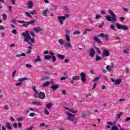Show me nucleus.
<instances>
[{
    "instance_id": "nucleus-61",
    "label": "nucleus",
    "mask_w": 130,
    "mask_h": 130,
    "mask_svg": "<svg viewBox=\"0 0 130 130\" xmlns=\"http://www.w3.org/2000/svg\"><path fill=\"white\" fill-rule=\"evenodd\" d=\"M124 53H125L126 54H127L128 53V50H123Z\"/></svg>"
},
{
    "instance_id": "nucleus-56",
    "label": "nucleus",
    "mask_w": 130,
    "mask_h": 130,
    "mask_svg": "<svg viewBox=\"0 0 130 130\" xmlns=\"http://www.w3.org/2000/svg\"><path fill=\"white\" fill-rule=\"evenodd\" d=\"M71 112H72V113H77L78 112L77 110L74 111L73 109L70 110Z\"/></svg>"
},
{
    "instance_id": "nucleus-21",
    "label": "nucleus",
    "mask_w": 130,
    "mask_h": 130,
    "mask_svg": "<svg viewBox=\"0 0 130 130\" xmlns=\"http://www.w3.org/2000/svg\"><path fill=\"white\" fill-rule=\"evenodd\" d=\"M48 12V10H47V9H46L45 10H43L42 13H43V16H44V17H47V12Z\"/></svg>"
},
{
    "instance_id": "nucleus-4",
    "label": "nucleus",
    "mask_w": 130,
    "mask_h": 130,
    "mask_svg": "<svg viewBox=\"0 0 130 130\" xmlns=\"http://www.w3.org/2000/svg\"><path fill=\"white\" fill-rule=\"evenodd\" d=\"M11 130L12 129V126H11V124L8 122H6L5 125H2V130Z\"/></svg>"
},
{
    "instance_id": "nucleus-20",
    "label": "nucleus",
    "mask_w": 130,
    "mask_h": 130,
    "mask_svg": "<svg viewBox=\"0 0 130 130\" xmlns=\"http://www.w3.org/2000/svg\"><path fill=\"white\" fill-rule=\"evenodd\" d=\"M64 46L65 47H70V48L72 47V44H71V42H68V44L65 43L64 44Z\"/></svg>"
},
{
    "instance_id": "nucleus-45",
    "label": "nucleus",
    "mask_w": 130,
    "mask_h": 130,
    "mask_svg": "<svg viewBox=\"0 0 130 130\" xmlns=\"http://www.w3.org/2000/svg\"><path fill=\"white\" fill-rule=\"evenodd\" d=\"M30 15H36V10H34L30 13Z\"/></svg>"
},
{
    "instance_id": "nucleus-34",
    "label": "nucleus",
    "mask_w": 130,
    "mask_h": 130,
    "mask_svg": "<svg viewBox=\"0 0 130 130\" xmlns=\"http://www.w3.org/2000/svg\"><path fill=\"white\" fill-rule=\"evenodd\" d=\"M2 16H3V20H4V21H6V20H7V14L4 13L2 15Z\"/></svg>"
},
{
    "instance_id": "nucleus-29",
    "label": "nucleus",
    "mask_w": 130,
    "mask_h": 130,
    "mask_svg": "<svg viewBox=\"0 0 130 130\" xmlns=\"http://www.w3.org/2000/svg\"><path fill=\"white\" fill-rule=\"evenodd\" d=\"M94 48L95 49H96L97 52L99 53V54H101V51L100 50V49H99V48L94 46Z\"/></svg>"
},
{
    "instance_id": "nucleus-52",
    "label": "nucleus",
    "mask_w": 130,
    "mask_h": 130,
    "mask_svg": "<svg viewBox=\"0 0 130 130\" xmlns=\"http://www.w3.org/2000/svg\"><path fill=\"white\" fill-rule=\"evenodd\" d=\"M25 66L27 68V69H30V68H32V65L30 64H26Z\"/></svg>"
},
{
    "instance_id": "nucleus-31",
    "label": "nucleus",
    "mask_w": 130,
    "mask_h": 130,
    "mask_svg": "<svg viewBox=\"0 0 130 130\" xmlns=\"http://www.w3.org/2000/svg\"><path fill=\"white\" fill-rule=\"evenodd\" d=\"M27 78L23 77V78H22L19 79H18V81H19V82H23V81H27Z\"/></svg>"
},
{
    "instance_id": "nucleus-58",
    "label": "nucleus",
    "mask_w": 130,
    "mask_h": 130,
    "mask_svg": "<svg viewBox=\"0 0 130 130\" xmlns=\"http://www.w3.org/2000/svg\"><path fill=\"white\" fill-rule=\"evenodd\" d=\"M14 127L17 128L18 127V124L17 123H14L13 124Z\"/></svg>"
},
{
    "instance_id": "nucleus-10",
    "label": "nucleus",
    "mask_w": 130,
    "mask_h": 130,
    "mask_svg": "<svg viewBox=\"0 0 130 130\" xmlns=\"http://www.w3.org/2000/svg\"><path fill=\"white\" fill-rule=\"evenodd\" d=\"M107 56H109V51L105 49H104V52L102 54V57H106Z\"/></svg>"
},
{
    "instance_id": "nucleus-63",
    "label": "nucleus",
    "mask_w": 130,
    "mask_h": 130,
    "mask_svg": "<svg viewBox=\"0 0 130 130\" xmlns=\"http://www.w3.org/2000/svg\"><path fill=\"white\" fill-rule=\"evenodd\" d=\"M4 109H5V110H9V106H4Z\"/></svg>"
},
{
    "instance_id": "nucleus-38",
    "label": "nucleus",
    "mask_w": 130,
    "mask_h": 130,
    "mask_svg": "<svg viewBox=\"0 0 130 130\" xmlns=\"http://www.w3.org/2000/svg\"><path fill=\"white\" fill-rule=\"evenodd\" d=\"M51 58L52 59V62H54L55 61H56V57L55 56H51Z\"/></svg>"
},
{
    "instance_id": "nucleus-49",
    "label": "nucleus",
    "mask_w": 130,
    "mask_h": 130,
    "mask_svg": "<svg viewBox=\"0 0 130 130\" xmlns=\"http://www.w3.org/2000/svg\"><path fill=\"white\" fill-rule=\"evenodd\" d=\"M105 35H104V33H101L100 35L98 36V37H104Z\"/></svg>"
},
{
    "instance_id": "nucleus-42",
    "label": "nucleus",
    "mask_w": 130,
    "mask_h": 130,
    "mask_svg": "<svg viewBox=\"0 0 130 130\" xmlns=\"http://www.w3.org/2000/svg\"><path fill=\"white\" fill-rule=\"evenodd\" d=\"M110 130H118L117 129V126H113Z\"/></svg>"
},
{
    "instance_id": "nucleus-19",
    "label": "nucleus",
    "mask_w": 130,
    "mask_h": 130,
    "mask_svg": "<svg viewBox=\"0 0 130 130\" xmlns=\"http://www.w3.org/2000/svg\"><path fill=\"white\" fill-rule=\"evenodd\" d=\"M46 107H47V109H49V110H50V109H51V108H52V104L51 103H48L46 105Z\"/></svg>"
},
{
    "instance_id": "nucleus-28",
    "label": "nucleus",
    "mask_w": 130,
    "mask_h": 130,
    "mask_svg": "<svg viewBox=\"0 0 130 130\" xmlns=\"http://www.w3.org/2000/svg\"><path fill=\"white\" fill-rule=\"evenodd\" d=\"M58 42H59V44H60L61 45H62L63 44V43H64V41H63V39H59Z\"/></svg>"
},
{
    "instance_id": "nucleus-13",
    "label": "nucleus",
    "mask_w": 130,
    "mask_h": 130,
    "mask_svg": "<svg viewBox=\"0 0 130 130\" xmlns=\"http://www.w3.org/2000/svg\"><path fill=\"white\" fill-rule=\"evenodd\" d=\"M94 41H95V42H97V43H98L99 44H102V43H103L101 40H100V39H99V38H98V37L95 36L94 37Z\"/></svg>"
},
{
    "instance_id": "nucleus-9",
    "label": "nucleus",
    "mask_w": 130,
    "mask_h": 130,
    "mask_svg": "<svg viewBox=\"0 0 130 130\" xmlns=\"http://www.w3.org/2000/svg\"><path fill=\"white\" fill-rule=\"evenodd\" d=\"M89 56H90V57H94V55H95V53H96V51H95V49H94V48L89 49Z\"/></svg>"
},
{
    "instance_id": "nucleus-18",
    "label": "nucleus",
    "mask_w": 130,
    "mask_h": 130,
    "mask_svg": "<svg viewBox=\"0 0 130 130\" xmlns=\"http://www.w3.org/2000/svg\"><path fill=\"white\" fill-rule=\"evenodd\" d=\"M120 83H121V79H120L115 80L114 82L115 85H120Z\"/></svg>"
},
{
    "instance_id": "nucleus-53",
    "label": "nucleus",
    "mask_w": 130,
    "mask_h": 130,
    "mask_svg": "<svg viewBox=\"0 0 130 130\" xmlns=\"http://www.w3.org/2000/svg\"><path fill=\"white\" fill-rule=\"evenodd\" d=\"M104 38L105 39L106 41H108V38H109V36L105 35Z\"/></svg>"
},
{
    "instance_id": "nucleus-25",
    "label": "nucleus",
    "mask_w": 130,
    "mask_h": 130,
    "mask_svg": "<svg viewBox=\"0 0 130 130\" xmlns=\"http://www.w3.org/2000/svg\"><path fill=\"white\" fill-rule=\"evenodd\" d=\"M100 79H101V77L100 76V75H99V77L95 78L93 80V82H98L99 81V80H100Z\"/></svg>"
},
{
    "instance_id": "nucleus-54",
    "label": "nucleus",
    "mask_w": 130,
    "mask_h": 130,
    "mask_svg": "<svg viewBox=\"0 0 130 130\" xmlns=\"http://www.w3.org/2000/svg\"><path fill=\"white\" fill-rule=\"evenodd\" d=\"M33 126H29L28 128H26L25 130H32L33 129Z\"/></svg>"
},
{
    "instance_id": "nucleus-39",
    "label": "nucleus",
    "mask_w": 130,
    "mask_h": 130,
    "mask_svg": "<svg viewBox=\"0 0 130 130\" xmlns=\"http://www.w3.org/2000/svg\"><path fill=\"white\" fill-rule=\"evenodd\" d=\"M44 113L45 114H46L47 115H49V112H48V110L47 109H45L44 111Z\"/></svg>"
},
{
    "instance_id": "nucleus-48",
    "label": "nucleus",
    "mask_w": 130,
    "mask_h": 130,
    "mask_svg": "<svg viewBox=\"0 0 130 130\" xmlns=\"http://www.w3.org/2000/svg\"><path fill=\"white\" fill-rule=\"evenodd\" d=\"M17 73V71L15 70L14 72L12 73V77L15 78V76H16V73Z\"/></svg>"
},
{
    "instance_id": "nucleus-16",
    "label": "nucleus",
    "mask_w": 130,
    "mask_h": 130,
    "mask_svg": "<svg viewBox=\"0 0 130 130\" xmlns=\"http://www.w3.org/2000/svg\"><path fill=\"white\" fill-rule=\"evenodd\" d=\"M58 87H59V85L55 84L51 86V89H52L53 90L55 91V90L58 89Z\"/></svg>"
},
{
    "instance_id": "nucleus-3",
    "label": "nucleus",
    "mask_w": 130,
    "mask_h": 130,
    "mask_svg": "<svg viewBox=\"0 0 130 130\" xmlns=\"http://www.w3.org/2000/svg\"><path fill=\"white\" fill-rule=\"evenodd\" d=\"M65 113L68 116L67 119H68V120H70L71 121H74V119H75V115L72 114L68 112H65Z\"/></svg>"
},
{
    "instance_id": "nucleus-59",
    "label": "nucleus",
    "mask_w": 130,
    "mask_h": 130,
    "mask_svg": "<svg viewBox=\"0 0 130 130\" xmlns=\"http://www.w3.org/2000/svg\"><path fill=\"white\" fill-rule=\"evenodd\" d=\"M30 35H31L32 37H33V38H35V34H34V32H31L30 33Z\"/></svg>"
},
{
    "instance_id": "nucleus-27",
    "label": "nucleus",
    "mask_w": 130,
    "mask_h": 130,
    "mask_svg": "<svg viewBox=\"0 0 130 130\" xmlns=\"http://www.w3.org/2000/svg\"><path fill=\"white\" fill-rule=\"evenodd\" d=\"M106 18L107 19V20L109 21V22H111V21H112V17L109 16H106Z\"/></svg>"
},
{
    "instance_id": "nucleus-43",
    "label": "nucleus",
    "mask_w": 130,
    "mask_h": 130,
    "mask_svg": "<svg viewBox=\"0 0 130 130\" xmlns=\"http://www.w3.org/2000/svg\"><path fill=\"white\" fill-rule=\"evenodd\" d=\"M25 15L27 16V17L28 18H32V15H31V14H30V13H29L28 12H25Z\"/></svg>"
},
{
    "instance_id": "nucleus-1",
    "label": "nucleus",
    "mask_w": 130,
    "mask_h": 130,
    "mask_svg": "<svg viewBox=\"0 0 130 130\" xmlns=\"http://www.w3.org/2000/svg\"><path fill=\"white\" fill-rule=\"evenodd\" d=\"M22 36L24 37V41H29V39L31 37L28 31L23 32Z\"/></svg>"
},
{
    "instance_id": "nucleus-15",
    "label": "nucleus",
    "mask_w": 130,
    "mask_h": 130,
    "mask_svg": "<svg viewBox=\"0 0 130 130\" xmlns=\"http://www.w3.org/2000/svg\"><path fill=\"white\" fill-rule=\"evenodd\" d=\"M80 80V76H74L72 77V83H75L74 81H78Z\"/></svg>"
},
{
    "instance_id": "nucleus-14",
    "label": "nucleus",
    "mask_w": 130,
    "mask_h": 130,
    "mask_svg": "<svg viewBox=\"0 0 130 130\" xmlns=\"http://www.w3.org/2000/svg\"><path fill=\"white\" fill-rule=\"evenodd\" d=\"M34 31H35L36 33H39V32H41V31H42V29L39 27H34Z\"/></svg>"
},
{
    "instance_id": "nucleus-35",
    "label": "nucleus",
    "mask_w": 130,
    "mask_h": 130,
    "mask_svg": "<svg viewBox=\"0 0 130 130\" xmlns=\"http://www.w3.org/2000/svg\"><path fill=\"white\" fill-rule=\"evenodd\" d=\"M123 114V113L122 112H120L119 114L117 115V119H119L120 118V116Z\"/></svg>"
},
{
    "instance_id": "nucleus-23",
    "label": "nucleus",
    "mask_w": 130,
    "mask_h": 130,
    "mask_svg": "<svg viewBox=\"0 0 130 130\" xmlns=\"http://www.w3.org/2000/svg\"><path fill=\"white\" fill-rule=\"evenodd\" d=\"M35 22H36V20L35 19L28 21V25H34Z\"/></svg>"
},
{
    "instance_id": "nucleus-36",
    "label": "nucleus",
    "mask_w": 130,
    "mask_h": 130,
    "mask_svg": "<svg viewBox=\"0 0 130 130\" xmlns=\"http://www.w3.org/2000/svg\"><path fill=\"white\" fill-rule=\"evenodd\" d=\"M73 34L74 35H79V34H81V32L79 30H76L74 32Z\"/></svg>"
},
{
    "instance_id": "nucleus-7",
    "label": "nucleus",
    "mask_w": 130,
    "mask_h": 130,
    "mask_svg": "<svg viewBox=\"0 0 130 130\" xmlns=\"http://www.w3.org/2000/svg\"><path fill=\"white\" fill-rule=\"evenodd\" d=\"M109 13L112 16V21L116 22V21H117V19H116V15L113 13V11H112V10H109Z\"/></svg>"
},
{
    "instance_id": "nucleus-51",
    "label": "nucleus",
    "mask_w": 130,
    "mask_h": 130,
    "mask_svg": "<svg viewBox=\"0 0 130 130\" xmlns=\"http://www.w3.org/2000/svg\"><path fill=\"white\" fill-rule=\"evenodd\" d=\"M45 80H48V77L47 76H44L42 79V81H44Z\"/></svg>"
},
{
    "instance_id": "nucleus-62",
    "label": "nucleus",
    "mask_w": 130,
    "mask_h": 130,
    "mask_svg": "<svg viewBox=\"0 0 130 130\" xmlns=\"http://www.w3.org/2000/svg\"><path fill=\"white\" fill-rule=\"evenodd\" d=\"M0 30H5V27L3 25H0Z\"/></svg>"
},
{
    "instance_id": "nucleus-40",
    "label": "nucleus",
    "mask_w": 130,
    "mask_h": 130,
    "mask_svg": "<svg viewBox=\"0 0 130 130\" xmlns=\"http://www.w3.org/2000/svg\"><path fill=\"white\" fill-rule=\"evenodd\" d=\"M32 89H33L34 91L35 92V93H36V94L38 93V92H37V90H36V86H32Z\"/></svg>"
},
{
    "instance_id": "nucleus-32",
    "label": "nucleus",
    "mask_w": 130,
    "mask_h": 130,
    "mask_svg": "<svg viewBox=\"0 0 130 130\" xmlns=\"http://www.w3.org/2000/svg\"><path fill=\"white\" fill-rule=\"evenodd\" d=\"M50 58H51V56H49V55H45L44 56V59L48 60L49 59H50Z\"/></svg>"
},
{
    "instance_id": "nucleus-30",
    "label": "nucleus",
    "mask_w": 130,
    "mask_h": 130,
    "mask_svg": "<svg viewBox=\"0 0 130 130\" xmlns=\"http://www.w3.org/2000/svg\"><path fill=\"white\" fill-rule=\"evenodd\" d=\"M49 85V82L48 81V82H46L45 83L43 84L42 87H43V88H44L45 87H47V86H48Z\"/></svg>"
},
{
    "instance_id": "nucleus-57",
    "label": "nucleus",
    "mask_w": 130,
    "mask_h": 130,
    "mask_svg": "<svg viewBox=\"0 0 130 130\" xmlns=\"http://www.w3.org/2000/svg\"><path fill=\"white\" fill-rule=\"evenodd\" d=\"M25 42H27L28 44H29L30 46H33V44H32V43L31 42L28 41H24Z\"/></svg>"
},
{
    "instance_id": "nucleus-55",
    "label": "nucleus",
    "mask_w": 130,
    "mask_h": 130,
    "mask_svg": "<svg viewBox=\"0 0 130 130\" xmlns=\"http://www.w3.org/2000/svg\"><path fill=\"white\" fill-rule=\"evenodd\" d=\"M12 33H13V34H18V32H17V30H16V29H13V30H12Z\"/></svg>"
},
{
    "instance_id": "nucleus-17",
    "label": "nucleus",
    "mask_w": 130,
    "mask_h": 130,
    "mask_svg": "<svg viewBox=\"0 0 130 130\" xmlns=\"http://www.w3.org/2000/svg\"><path fill=\"white\" fill-rule=\"evenodd\" d=\"M28 9H32L33 8V2L32 1H29L28 3Z\"/></svg>"
},
{
    "instance_id": "nucleus-44",
    "label": "nucleus",
    "mask_w": 130,
    "mask_h": 130,
    "mask_svg": "<svg viewBox=\"0 0 130 130\" xmlns=\"http://www.w3.org/2000/svg\"><path fill=\"white\" fill-rule=\"evenodd\" d=\"M104 26V21H102V23L99 25V27L101 28Z\"/></svg>"
},
{
    "instance_id": "nucleus-8",
    "label": "nucleus",
    "mask_w": 130,
    "mask_h": 130,
    "mask_svg": "<svg viewBox=\"0 0 130 130\" xmlns=\"http://www.w3.org/2000/svg\"><path fill=\"white\" fill-rule=\"evenodd\" d=\"M80 77L81 79V81L83 82V83H85L87 81L86 80V78H87V75H86V74L84 72H81L80 73Z\"/></svg>"
},
{
    "instance_id": "nucleus-50",
    "label": "nucleus",
    "mask_w": 130,
    "mask_h": 130,
    "mask_svg": "<svg viewBox=\"0 0 130 130\" xmlns=\"http://www.w3.org/2000/svg\"><path fill=\"white\" fill-rule=\"evenodd\" d=\"M110 28L111 30H115V27L114 26V25H113V24H111L110 25Z\"/></svg>"
},
{
    "instance_id": "nucleus-64",
    "label": "nucleus",
    "mask_w": 130,
    "mask_h": 130,
    "mask_svg": "<svg viewBox=\"0 0 130 130\" xmlns=\"http://www.w3.org/2000/svg\"><path fill=\"white\" fill-rule=\"evenodd\" d=\"M129 120H130V117H127L125 119V121H126H126H129Z\"/></svg>"
},
{
    "instance_id": "nucleus-60",
    "label": "nucleus",
    "mask_w": 130,
    "mask_h": 130,
    "mask_svg": "<svg viewBox=\"0 0 130 130\" xmlns=\"http://www.w3.org/2000/svg\"><path fill=\"white\" fill-rule=\"evenodd\" d=\"M66 35H69V34H70V30L69 29H66Z\"/></svg>"
},
{
    "instance_id": "nucleus-2",
    "label": "nucleus",
    "mask_w": 130,
    "mask_h": 130,
    "mask_svg": "<svg viewBox=\"0 0 130 130\" xmlns=\"http://www.w3.org/2000/svg\"><path fill=\"white\" fill-rule=\"evenodd\" d=\"M67 18H69V15H67L66 16H59L58 17V20L61 25H63V21H65Z\"/></svg>"
},
{
    "instance_id": "nucleus-22",
    "label": "nucleus",
    "mask_w": 130,
    "mask_h": 130,
    "mask_svg": "<svg viewBox=\"0 0 130 130\" xmlns=\"http://www.w3.org/2000/svg\"><path fill=\"white\" fill-rule=\"evenodd\" d=\"M35 62H41V59L40 56H37V58L34 60Z\"/></svg>"
},
{
    "instance_id": "nucleus-41",
    "label": "nucleus",
    "mask_w": 130,
    "mask_h": 130,
    "mask_svg": "<svg viewBox=\"0 0 130 130\" xmlns=\"http://www.w3.org/2000/svg\"><path fill=\"white\" fill-rule=\"evenodd\" d=\"M29 40H30L31 42H32V43H34L35 42V39L31 38V37H30V38L28 39V41H29Z\"/></svg>"
},
{
    "instance_id": "nucleus-26",
    "label": "nucleus",
    "mask_w": 130,
    "mask_h": 130,
    "mask_svg": "<svg viewBox=\"0 0 130 130\" xmlns=\"http://www.w3.org/2000/svg\"><path fill=\"white\" fill-rule=\"evenodd\" d=\"M66 39L68 42H70L71 41V38H70V36L68 35H65Z\"/></svg>"
},
{
    "instance_id": "nucleus-46",
    "label": "nucleus",
    "mask_w": 130,
    "mask_h": 130,
    "mask_svg": "<svg viewBox=\"0 0 130 130\" xmlns=\"http://www.w3.org/2000/svg\"><path fill=\"white\" fill-rule=\"evenodd\" d=\"M100 18H101V15H99V14H96L95 16V19L96 20H98V19H100Z\"/></svg>"
},
{
    "instance_id": "nucleus-47",
    "label": "nucleus",
    "mask_w": 130,
    "mask_h": 130,
    "mask_svg": "<svg viewBox=\"0 0 130 130\" xmlns=\"http://www.w3.org/2000/svg\"><path fill=\"white\" fill-rule=\"evenodd\" d=\"M29 116H30V117H34V116H35V113H30L29 114Z\"/></svg>"
},
{
    "instance_id": "nucleus-12",
    "label": "nucleus",
    "mask_w": 130,
    "mask_h": 130,
    "mask_svg": "<svg viewBox=\"0 0 130 130\" xmlns=\"http://www.w3.org/2000/svg\"><path fill=\"white\" fill-rule=\"evenodd\" d=\"M18 22L20 23L21 24H22V26L23 27H27V26H29V23H28V21L25 22V21H23L18 20Z\"/></svg>"
},
{
    "instance_id": "nucleus-6",
    "label": "nucleus",
    "mask_w": 130,
    "mask_h": 130,
    "mask_svg": "<svg viewBox=\"0 0 130 130\" xmlns=\"http://www.w3.org/2000/svg\"><path fill=\"white\" fill-rule=\"evenodd\" d=\"M35 97L36 98H39L40 99H41L43 100V99H44L45 98V93L43 92H40L38 93V95H35Z\"/></svg>"
},
{
    "instance_id": "nucleus-37",
    "label": "nucleus",
    "mask_w": 130,
    "mask_h": 130,
    "mask_svg": "<svg viewBox=\"0 0 130 130\" xmlns=\"http://www.w3.org/2000/svg\"><path fill=\"white\" fill-rule=\"evenodd\" d=\"M32 104H35V105H38V106L41 105V104H40V102H32Z\"/></svg>"
},
{
    "instance_id": "nucleus-5",
    "label": "nucleus",
    "mask_w": 130,
    "mask_h": 130,
    "mask_svg": "<svg viewBox=\"0 0 130 130\" xmlns=\"http://www.w3.org/2000/svg\"><path fill=\"white\" fill-rule=\"evenodd\" d=\"M116 26H117V29H122V30H128V27L125 25H122L119 23H116Z\"/></svg>"
},
{
    "instance_id": "nucleus-11",
    "label": "nucleus",
    "mask_w": 130,
    "mask_h": 130,
    "mask_svg": "<svg viewBox=\"0 0 130 130\" xmlns=\"http://www.w3.org/2000/svg\"><path fill=\"white\" fill-rule=\"evenodd\" d=\"M111 66H109V65H108L106 67V70L107 71H108V72H109L110 73H111V69H112V68H113V67H114V62H112V63H111ZM110 68L111 69H110Z\"/></svg>"
},
{
    "instance_id": "nucleus-24",
    "label": "nucleus",
    "mask_w": 130,
    "mask_h": 130,
    "mask_svg": "<svg viewBox=\"0 0 130 130\" xmlns=\"http://www.w3.org/2000/svg\"><path fill=\"white\" fill-rule=\"evenodd\" d=\"M57 56L58 57V58H60V59H63L64 57H66L65 55L61 54H58Z\"/></svg>"
},
{
    "instance_id": "nucleus-33",
    "label": "nucleus",
    "mask_w": 130,
    "mask_h": 130,
    "mask_svg": "<svg viewBox=\"0 0 130 130\" xmlns=\"http://www.w3.org/2000/svg\"><path fill=\"white\" fill-rule=\"evenodd\" d=\"M101 59H102V57L99 56V55L96 56V57H95L96 61H98L99 60H100Z\"/></svg>"
}]
</instances>
